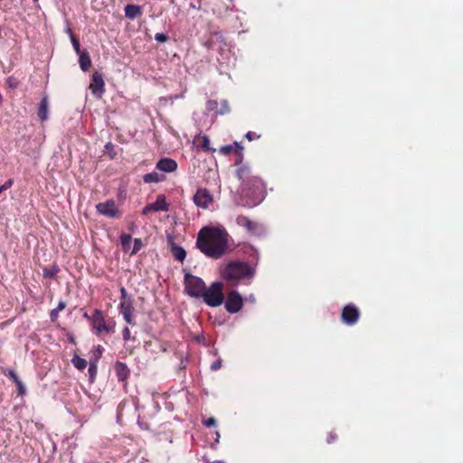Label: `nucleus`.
<instances>
[{
	"label": "nucleus",
	"instance_id": "nucleus-18",
	"mask_svg": "<svg viewBox=\"0 0 463 463\" xmlns=\"http://www.w3.org/2000/svg\"><path fill=\"white\" fill-rule=\"evenodd\" d=\"M151 208H153L154 212L168 211V204L165 201V195H163V194L158 195L156 202L151 203Z\"/></svg>",
	"mask_w": 463,
	"mask_h": 463
},
{
	"label": "nucleus",
	"instance_id": "nucleus-38",
	"mask_svg": "<svg viewBox=\"0 0 463 463\" xmlns=\"http://www.w3.org/2000/svg\"><path fill=\"white\" fill-rule=\"evenodd\" d=\"M245 137L249 140V141H252L254 139H258L260 137V135H258L256 134L255 132H251V131H249L246 135H245Z\"/></svg>",
	"mask_w": 463,
	"mask_h": 463
},
{
	"label": "nucleus",
	"instance_id": "nucleus-52",
	"mask_svg": "<svg viewBox=\"0 0 463 463\" xmlns=\"http://www.w3.org/2000/svg\"><path fill=\"white\" fill-rule=\"evenodd\" d=\"M38 0H33V2H37Z\"/></svg>",
	"mask_w": 463,
	"mask_h": 463
},
{
	"label": "nucleus",
	"instance_id": "nucleus-26",
	"mask_svg": "<svg viewBox=\"0 0 463 463\" xmlns=\"http://www.w3.org/2000/svg\"><path fill=\"white\" fill-rule=\"evenodd\" d=\"M59 271L60 269L57 266H53L51 269L45 268L43 270V276L44 279H54Z\"/></svg>",
	"mask_w": 463,
	"mask_h": 463
},
{
	"label": "nucleus",
	"instance_id": "nucleus-6",
	"mask_svg": "<svg viewBox=\"0 0 463 463\" xmlns=\"http://www.w3.org/2000/svg\"><path fill=\"white\" fill-rule=\"evenodd\" d=\"M184 291L192 298H200L206 288L205 282L200 277L186 272L184 277Z\"/></svg>",
	"mask_w": 463,
	"mask_h": 463
},
{
	"label": "nucleus",
	"instance_id": "nucleus-16",
	"mask_svg": "<svg viewBox=\"0 0 463 463\" xmlns=\"http://www.w3.org/2000/svg\"><path fill=\"white\" fill-rule=\"evenodd\" d=\"M236 222L238 225L245 228L250 232H255L258 227L257 222L250 220L247 216L239 215L236 218Z\"/></svg>",
	"mask_w": 463,
	"mask_h": 463
},
{
	"label": "nucleus",
	"instance_id": "nucleus-28",
	"mask_svg": "<svg viewBox=\"0 0 463 463\" xmlns=\"http://www.w3.org/2000/svg\"><path fill=\"white\" fill-rule=\"evenodd\" d=\"M236 146L233 144L232 145H226V146H222L220 149H219V152L222 154V155H224V156H227V155H230L232 152H234L236 154Z\"/></svg>",
	"mask_w": 463,
	"mask_h": 463
},
{
	"label": "nucleus",
	"instance_id": "nucleus-19",
	"mask_svg": "<svg viewBox=\"0 0 463 463\" xmlns=\"http://www.w3.org/2000/svg\"><path fill=\"white\" fill-rule=\"evenodd\" d=\"M142 14L141 7L136 5H128L125 7V15L128 18L134 19Z\"/></svg>",
	"mask_w": 463,
	"mask_h": 463
},
{
	"label": "nucleus",
	"instance_id": "nucleus-49",
	"mask_svg": "<svg viewBox=\"0 0 463 463\" xmlns=\"http://www.w3.org/2000/svg\"><path fill=\"white\" fill-rule=\"evenodd\" d=\"M9 86L14 87L13 82H10V83H9Z\"/></svg>",
	"mask_w": 463,
	"mask_h": 463
},
{
	"label": "nucleus",
	"instance_id": "nucleus-39",
	"mask_svg": "<svg viewBox=\"0 0 463 463\" xmlns=\"http://www.w3.org/2000/svg\"><path fill=\"white\" fill-rule=\"evenodd\" d=\"M222 359H218V360L214 361V362L211 364V370H212V371H217V370H219V369L222 367Z\"/></svg>",
	"mask_w": 463,
	"mask_h": 463
},
{
	"label": "nucleus",
	"instance_id": "nucleus-31",
	"mask_svg": "<svg viewBox=\"0 0 463 463\" xmlns=\"http://www.w3.org/2000/svg\"><path fill=\"white\" fill-rule=\"evenodd\" d=\"M142 246H143V242H142L141 239L136 238L134 240V246L131 250V254L132 255L137 254L141 250Z\"/></svg>",
	"mask_w": 463,
	"mask_h": 463
},
{
	"label": "nucleus",
	"instance_id": "nucleus-21",
	"mask_svg": "<svg viewBox=\"0 0 463 463\" xmlns=\"http://www.w3.org/2000/svg\"><path fill=\"white\" fill-rule=\"evenodd\" d=\"M171 251L176 260L180 262L184 260L186 257V251L183 247L174 244L171 248Z\"/></svg>",
	"mask_w": 463,
	"mask_h": 463
},
{
	"label": "nucleus",
	"instance_id": "nucleus-17",
	"mask_svg": "<svg viewBox=\"0 0 463 463\" xmlns=\"http://www.w3.org/2000/svg\"><path fill=\"white\" fill-rule=\"evenodd\" d=\"M49 102L47 97H43L39 104L37 115L42 122L48 118Z\"/></svg>",
	"mask_w": 463,
	"mask_h": 463
},
{
	"label": "nucleus",
	"instance_id": "nucleus-2",
	"mask_svg": "<svg viewBox=\"0 0 463 463\" xmlns=\"http://www.w3.org/2000/svg\"><path fill=\"white\" fill-rule=\"evenodd\" d=\"M253 273L252 268L242 261H231L221 269L222 279L232 286L239 284L245 278L252 277Z\"/></svg>",
	"mask_w": 463,
	"mask_h": 463
},
{
	"label": "nucleus",
	"instance_id": "nucleus-50",
	"mask_svg": "<svg viewBox=\"0 0 463 463\" xmlns=\"http://www.w3.org/2000/svg\"><path fill=\"white\" fill-rule=\"evenodd\" d=\"M9 86L14 87L13 82H10V83H9Z\"/></svg>",
	"mask_w": 463,
	"mask_h": 463
},
{
	"label": "nucleus",
	"instance_id": "nucleus-10",
	"mask_svg": "<svg viewBox=\"0 0 463 463\" xmlns=\"http://www.w3.org/2000/svg\"><path fill=\"white\" fill-rule=\"evenodd\" d=\"M223 303L225 309L229 313L234 314L241 309L243 306V299L241 295L238 291L232 290L231 292L228 293L227 298Z\"/></svg>",
	"mask_w": 463,
	"mask_h": 463
},
{
	"label": "nucleus",
	"instance_id": "nucleus-15",
	"mask_svg": "<svg viewBox=\"0 0 463 463\" xmlns=\"http://www.w3.org/2000/svg\"><path fill=\"white\" fill-rule=\"evenodd\" d=\"M114 371L119 382H126L130 375V370L127 364L119 361L115 364Z\"/></svg>",
	"mask_w": 463,
	"mask_h": 463
},
{
	"label": "nucleus",
	"instance_id": "nucleus-20",
	"mask_svg": "<svg viewBox=\"0 0 463 463\" xmlns=\"http://www.w3.org/2000/svg\"><path fill=\"white\" fill-rule=\"evenodd\" d=\"M79 61H80V69L83 71H89V69L91 66V60L90 58L89 53L86 51H84L81 53H80Z\"/></svg>",
	"mask_w": 463,
	"mask_h": 463
},
{
	"label": "nucleus",
	"instance_id": "nucleus-1",
	"mask_svg": "<svg viewBox=\"0 0 463 463\" xmlns=\"http://www.w3.org/2000/svg\"><path fill=\"white\" fill-rule=\"evenodd\" d=\"M228 239L224 228L203 227L198 232L196 246L205 256L220 259L228 252Z\"/></svg>",
	"mask_w": 463,
	"mask_h": 463
},
{
	"label": "nucleus",
	"instance_id": "nucleus-14",
	"mask_svg": "<svg viewBox=\"0 0 463 463\" xmlns=\"http://www.w3.org/2000/svg\"><path fill=\"white\" fill-rule=\"evenodd\" d=\"M156 168L161 172L172 173L177 169V163L172 158L164 157L156 163Z\"/></svg>",
	"mask_w": 463,
	"mask_h": 463
},
{
	"label": "nucleus",
	"instance_id": "nucleus-4",
	"mask_svg": "<svg viewBox=\"0 0 463 463\" xmlns=\"http://www.w3.org/2000/svg\"><path fill=\"white\" fill-rule=\"evenodd\" d=\"M236 146V160H235V176L241 181V188L250 182V178H252L255 175H253L250 166L247 164H243V146L239 142H234Z\"/></svg>",
	"mask_w": 463,
	"mask_h": 463
},
{
	"label": "nucleus",
	"instance_id": "nucleus-46",
	"mask_svg": "<svg viewBox=\"0 0 463 463\" xmlns=\"http://www.w3.org/2000/svg\"><path fill=\"white\" fill-rule=\"evenodd\" d=\"M151 211H153V208H151V203L146 205L144 208H143V211H142V213L146 215L148 214Z\"/></svg>",
	"mask_w": 463,
	"mask_h": 463
},
{
	"label": "nucleus",
	"instance_id": "nucleus-29",
	"mask_svg": "<svg viewBox=\"0 0 463 463\" xmlns=\"http://www.w3.org/2000/svg\"><path fill=\"white\" fill-rule=\"evenodd\" d=\"M206 109L207 111L209 112H212V111H219L218 109V101L215 100V99H209L207 102H206Z\"/></svg>",
	"mask_w": 463,
	"mask_h": 463
},
{
	"label": "nucleus",
	"instance_id": "nucleus-22",
	"mask_svg": "<svg viewBox=\"0 0 463 463\" xmlns=\"http://www.w3.org/2000/svg\"><path fill=\"white\" fill-rule=\"evenodd\" d=\"M200 146L205 152H212V153H213V152L216 151L215 148H213V147H212L210 146V138L206 135H203V136L201 137Z\"/></svg>",
	"mask_w": 463,
	"mask_h": 463
},
{
	"label": "nucleus",
	"instance_id": "nucleus-5",
	"mask_svg": "<svg viewBox=\"0 0 463 463\" xmlns=\"http://www.w3.org/2000/svg\"><path fill=\"white\" fill-rule=\"evenodd\" d=\"M241 193L251 199L253 203L260 202L264 198L265 184L262 179L254 175L250 182L241 188Z\"/></svg>",
	"mask_w": 463,
	"mask_h": 463
},
{
	"label": "nucleus",
	"instance_id": "nucleus-8",
	"mask_svg": "<svg viewBox=\"0 0 463 463\" xmlns=\"http://www.w3.org/2000/svg\"><path fill=\"white\" fill-rule=\"evenodd\" d=\"M360 318L359 308L354 304L345 305L341 313V321L349 326H354Z\"/></svg>",
	"mask_w": 463,
	"mask_h": 463
},
{
	"label": "nucleus",
	"instance_id": "nucleus-11",
	"mask_svg": "<svg viewBox=\"0 0 463 463\" xmlns=\"http://www.w3.org/2000/svg\"><path fill=\"white\" fill-rule=\"evenodd\" d=\"M119 312L123 316L124 320L130 326H135L136 322L134 319L135 307L133 306V300L128 298V300L121 301L119 305Z\"/></svg>",
	"mask_w": 463,
	"mask_h": 463
},
{
	"label": "nucleus",
	"instance_id": "nucleus-42",
	"mask_svg": "<svg viewBox=\"0 0 463 463\" xmlns=\"http://www.w3.org/2000/svg\"><path fill=\"white\" fill-rule=\"evenodd\" d=\"M122 336L125 341H128L130 339V330L128 326L123 329Z\"/></svg>",
	"mask_w": 463,
	"mask_h": 463
},
{
	"label": "nucleus",
	"instance_id": "nucleus-36",
	"mask_svg": "<svg viewBox=\"0 0 463 463\" xmlns=\"http://www.w3.org/2000/svg\"><path fill=\"white\" fill-rule=\"evenodd\" d=\"M155 39L159 43H165L168 39V36L163 33H157L155 35Z\"/></svg>",
	"mask_w": 463,
	"mask_h": 463
},
{
	"label": "nucleus",
	"instance_id": "nucleus-33",
	"mask_svg": "<svg viewBox=\"0 0 463 463\" xmlns=\"http://www.w3.org/2000/svg\"><path fill=\"white\" fill-rule=\"evenodd\" d=\"M88 371H89L90 379L93 380L97 374V365L93 363H90Z\"/></svg>",
	"mask_w": 463,
	"mask_h": 463
},
{
	"label": "nucleus",
	"instance_id": "nucleus-3",
	"mask_svg": "<svg viewBox=\"0 0 463 463\" xmlns=\"http://www.w3.org/2000/svg\"><path fill=\"white\" fill-rule=\"evenodd\" d=\"M200 298L211 307L222 306L225 300L222 282L214 281L209 287L206 286Z\"/></svg>",
	"mask_w": 463,
	"mask_h": 463
},
{
	"label": "nucleus",
	"instance_id": "nucleus-23",
	"mask_svg": "<svg viewBox=\"0 0 463 463\" xmlns=\"http://www.w3.org/2000/svg\"><path fill=\"white\" fill-rule=\"evenodd\" d=\"M71 362H72L73 365L78 370H80V371L84 370L88 364L87 361L84 358L80 357L79 355H74V357L71 359Z\"/></svg>",
	"mask_w": 463,
	"mask_h": 463
},
{
	"label": "nucleus",
	"instance_id": "nucleus-47",
	"mask_svg": "<svg viewBox=\"0 0 463 463\" xmlns=\"http://www.w3.org/2000/svg\"><path fill=\"white\" fill-rule=\"evenodd\" d=\"M82 317L91 322V315H89L87 312H84Z\"/></svg>",
	"mask_w": 463,
	"mask_h": 463
},
{
	"label": "nucleus",
	"instance_id": "nucleus-45",
	"mask_svg": "<svg viewBox=\"0 0 463 463\" xmlns=\"http://www.w3.org/2000/svg\"><path fill=\"white\" fill-rule=\"evenodd\" d=\"M15 385L17 386L18 389V394L23 395L25 392V389L22 381H20V383H16Z\"/></svg>",
	"mask_w": 463,
	"mask_h": 463
},
{
	"label": "nucleus",
	"instance_id": "nucleus-44",
	"mask_svg": "<svg viewBox=\"0 0 463 463\" xmlns=\"http://www.w3.org/2000/svg\"><path fill=\"white\" fill-rule=\"evenodd\" d=\"M120 298L122 301L128 300L129 298H128V292L125 288H120Z\"/></svg>",
	"mask_w": 463,
	"mask_h": 463
},
{
	"label": "nucleus",
	"instance_id": "nucleus-25",
	"mask_svg": "<svg viewBox=\"0 0 463 463\" xmlns=\"http://www.w3.org/2000/svg\"><path fill=\"white\" fill-rule=\"evenodd\" d=\"M132 237L130 234L123 233L120 235V242L124 251L129 250Z\"/></svg>",
	"mask_w": 463,
	"mask_h": 463
},
{
	"label": "nucleus",
	"instance_id": "nucleus-43",
	"mask_svg": "<svg viewBox=\"0 0 463 463\" xmlns=\"http://www.w3.org/2000/svg\"><path fill=\"white\" fill-rule=\"evenodd\" d=\"M67 304L65 301L63 300H60L59 303H58V306L56 308H54L55 310H57L58 312H61L62 311L65 307H66Z\"/></svg>",
	"mask_w": 463,
	"mask_h": 463
},
{
	"label": "nucleus",
	"instance_id": "nucleus-24",
	"mask_svg": "<svg viewBox=\"0 0 463 463\" xmlns=\"http://www.w3.org/2000/svg\"><path fill=\"white\" fill-rule=\"evenodd\" d=\"M143 180L145 183L149 184V183H158V182L162 181L163 178H161L157 173L152 172V173L146 174L143 177Z\"/></svg>",
	"mask_w": 463,
	"mask_h": 463
},
{
	"label": "nucleus",
	"instance_id": "nucleus-32",
	"mask_svg": "<svg viewBox=\"0 0 463 463\" xmlns=\"http://www.w3.org/2000/svg\"><path fill=\"white\" fill-rule=\"evenodd\" d=\"M5 375L14 383H20V379L13 370H8L7 373H5Z\"/></svg>",
	"mask_w": 463,
	"mask_h": 463
},
{
	"label": "nucleus",
	"instance_id": "nucleus-27",
	"mask_svg": "<svg viewBox=\"0 0 463 463\" xmlns=\"http://www.w3.org/2000/svg\"><path fill=\"white\" fill-rule=\"evenodd\" d=\"M104 153L105 155H107L110 159H114L117 156V152H116V149H115V146L111 143V142H109L105 145V150H104Z\"/></svg>",
	"mask_w": 463,
	"mask_h": 463
},
{
	"label": "nucleus",
	"instance_id": "nucleus-51",
	"mask_svg": "<svg viewBox=\"0 0 463 463\" xmlns=\"http://www.w3.org/2000/svg\"><path fill=\"white\" fill-rule=\"evenodd\" d=\"M9 86L14 87L13 82H10V83H9Z\"/></svg>",
	"mask_w": 463,
	"mask_h": 463
},
{
	"label": "nucleus",
	"instance_id": "nucleus-41",
	"mask_svg": "<svg viewBox=\"0 0 463 463\" xmlns=\"http://www.w3.org/2000/svg\"><path fill=\"white\" fill-rule=\"evenodd\" d=\"M59 312L55 310L54 308L51 310L50 312V319L52 322H55L58 319Z\"/></svg>",
	"mask_w": 463,
	"mask_h": 463
},
{
	"label": "nucleus",
	"instance_id": "nucleus-48",
	"mask_svg": "<svg viewBox=\"0 0 463 463\" xmlns=\"http://www.w3.org/2000/svg\"><path fill=\"white\" fill-rule=\"evenodd\" d=\"M230 2L231 5H232L233 3V0H228Z\"/></svg>",
	"mask_w": 463,
	"mask_h": 463
},
{
	"label": "nucleus",
	"instance_id": "nucleus-37",
	"mask_svg": "<svg viewBox=\"0 0 463 463\" xmlns=\"http://www.w3.org/2000/svg\"><path fill=\"white\" fill-rule=\"evenodd\" d=\"M337 439V435L331 431L327 434V437H326V442L328 444H332L333 442H335V440Z\"/></svg>",
	"mask_w": 463,
	"mask_h": 463
},
{
	"label": "nucleus",
	"instance_id": "nucleus-9",
	"mask_svg": "<svg viewBox=\"0 0 463 463\" xmlns=\"http://www.w3.org/2000/svg\"><path fill=\"white\" fill-rule=\"evenodd\" d=\"M97 212L109 218H119L121 212L118 210L116 202L113 199L107 200L96 205Z\"/></svg>",
	"mask_w": 463,
	"mask_h": 463
},
{
	"label": "nucleus",
	"instance_id": "nucleus-40",
	"mask_svg": "<svg viewBox=\"0 0 463 463\" xmlns=\"http://www.w3.org/2000/svg\"><path fill=\"white\" fill-rule=\"evenodd\" d=\"M203 424L206 426V427H213L216 425V420L213 417L207 419L206 420L203 421Z\"/></svg>",
	"mask_w": 463,
	"mask_h": 463
},
{
	"label": "nucleus",
	"instance_id": "nucleus-7",
	"mask_svg": "<svg viewBox=\"0 0 463 463\" xmlns=\"http://www.w3.org/2000/svg\"><path fill=\"white\" fill-rule=\"evenodd\" d=\"M92 330L98 336L103 334H109L112 331V327L107 324L103 311L100 309H94L91 315Z\"/></svg>",
	"mask_w": 463,
	"mask_h": 463
},
{
	"label": "nucleus",
	"instance_id": "nucleus-34",
	"mask_svg": "<svg viewBox=\"0 0 463 463\" xmlns=\"http://www.w3.org/2000/svg\"><path fill=\"white\" fill-rule=\"evenodd\" d=\"M14 184V181L13 179H8L5 182L4 184L0 185V194L3 193L4 191L9 189Z\"/></svg>",
	"mask_w": 463,
	"mask_h": 463
},
{
	"label": "nucleus",
	"instance_id": "nucleus-30",
	"mask_svg": "<svg viewBox=\"0 0 463 463\" xmlns=\"http://www.w3.org/2000/svg\"><path fill=\"white\" fill-rule=\"evenodd\" d=\"M68 32L70 33L71 43L73 45L74 50L76 51V52L78 54L81 53L80 52V44L79 40L71 33L72 31H68Z\"/></svg>",
	"mask_w": 463,
	"mask_h": 463
},
{
	"label": "nucleus",
	"instance_id": "nucleus-12",
	"mask_svg": "<svg viewBox=\"0 0 463 463\" xmlns=\"http://www.w3.org/2000/svg\"><path fill=\"white\" fill-rule=\"evenodd\" d=\"M213 201V196L206 188H199L194 195V203L201 208H208Z\"/></svg>",
	"mask_w": 463,
	"mask_h": 463
},
{
	"label": "nucleus",
	"instance_id": "nucleus-13",
	"mask_svg": "<svg viewBox=\"0 0 463 463\" xmlns=\"http://www.w3.org/2000/svg\"><path fill=\"white\" fill-rule=\"evenodd\" d=\"M104 86H105V83H104L102 74L98 71H95L92 74L91 83L90 85V89L91 92L94 95L100 97L103 94V92L105 91Z\"/></svg>",
	"mask_w": 463,
	"mask_h": 463
},
{
	"label": "nucleus",
	"instance_id": "nucleus-35",
	"mask_svg": "<svg viewBox=\"0 0 463 463\" xmlns=\"http://www.w3.org/2000/svg\"><path fill=\"white\" fill-rule=\"evenodd\" d=\"M230 110L228 102L226 100H223L222 102V108L217 111L218 114H225Z\"/></svg>",
	"mask_w": 463,
	"mask_h": 463
}]
</instances>
